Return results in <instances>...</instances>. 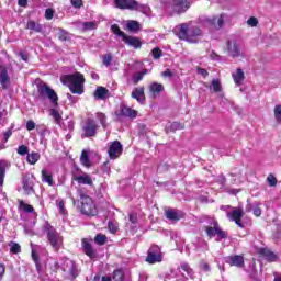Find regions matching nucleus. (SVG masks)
<instances>
[{"mask_svg":"<svg viewBox=\"0 0 281 281\" xmlns=\"http://www.w3.org/2000/svg\"><path fill=\"white\" fill-rule=\"evenodd\" d=\"M53 271H61L65 278L74 280L78 276V268H76V262L68 258L60 259L59 261L53 260L50 262Z\"/></svg>","mask_w":281,"mask_h":281,"instance_id":"1","label":"nucleus"},{"mask_svg":"<svg viewBox=\"0 0 281 281\" xmlns=\"http://www.w3.org/2000/svg\"><path fill=\"white\" fill-rule=\"evenodd\" d=\"M64 85H67L69 90L77 94L82 95L85 93V76L80 72H75L71 75H65L61 77Z\"/></svg>","mask_w":281,"mask_h":281,"instance_id":"2","label":"nucleus"},{"mask_svg":"<svg viewBox=\"0 0 281 281\" xmlns=\"http://www.w3.org/2000/svg\"><path fill=\"white\" fill-rule=\"evenodd\" d=\"M176 34L181 41H187L188 43H199V36L203 34L200 27L198 26H190L188 24H180L176 29Z\"/></svg>","mask_w":281,"mask_h":281,"instance_id":"3","label":"nucleus"},{"mask_svg":"<svg viewBox=\"0 0 281 281\" xmlns=\"http://www.w3.org/2000/svg\"><path fill=\"white\" fill-rule=\"evenodd\" d=\"M42 234H46V238L54 251H58V249L63 247V236L56 228H54V226H52V224H49V222L43 223Z\"/></svg>","mask_w":281,"mask_h":281,"instance_id":"4","label":"nucleus"},{"mask_svg":"<svg viewBox=\"0 0 281 281\" xmlns=\"http://www.w3.org/2000/svg\"><path fill=\"white\" fill-rule=\"evenodd\" d=\"M161 3L170 14H183L190 10V1L188 0H161Z\"/></svg>","mask_w":281,"mask_h":281,"instance_id":"5","label":"nucleus"},{"mask_svg":"<svg viewBox=\"0 0 281 281\" xmlns=\"http://www.w3.org/2000/svg\"><path fill=\"white\" fill-rule=\"evenodd\" d=\"M80 203L79 210L81 214L85 216H97L98 215V207L93 202V199L87 194H80Z\"/></svg>","mask_w":281,"mask_h":281,"instance_id":"6","label":"nucleus"},{"mask_svg":"<svg viewBox=\"0 0 281 281\" xmlns=\"http://www.w3.org/2000/svg\"><path fill=\"white\" fill-rule=\"evenodd\" d=\"M227 56L231 58H245V53L238 40H228L226 44Z\"/></svg>","mask_w":281,"mask_h":281,"instance_id":"7","label":"nucleus"},{"mask_svg":"<svg viewBox=\"0 0 281 281\" xmlns=\"http://www.w3.org/2000/svg\"><path fill=\"white\" fill-rule=\"evenodd\" d=\"M37 91L41 98H48L50 100L52 104H58V94H56V91L54 89L49 88L47 83H40L37 86Z\"/></svg>","mask_w":281,"mask_h":281,"instance_id":"8","label":"nucleus"},{"mask_svg":"<svg viewBox=\"0 0 281 281\" xmlns=\"http://www.w3.org/2000/svg\"><path fill=\"white\" fill-rule=\"evenodd\" d=\"M212 225L213 226L205 227L206 235L210 238H214V236H216L217 241L223 240L224 238H227V233L221 229V226H218V222L213 221Z\"/></svg>","mask_w":281,"mask_h":281,"instance_id":"9","label":"nucleus"},{"mask_svg":"<svg viewBox=\"0 0 281 281\" xmlns=\"http://www.w3.org/2000/svg\"><path fill=\"white\" fill-rule=\"evenodd\" d=\"M98 133V123L93 121V119H87L82 125V134L81 137H95Z\"/></svg>","mask_w":281,"mask_h":281,"instance_id":"10","label":"nucleus"},{"mask_svg":"<svg viewBox=\"0 0 281 281\" xmlns=\"http://www.w3.org/2000/svg\"><path fill=\"white\" fill-rule=\"evenodd\" d=\"M201 23L203 25H207L209 27H214L215 30H221V27H223V25L225 23V15L221 14V15H216L213 18H204V19H201Z\"/></svg>","mask_w":281,"mask_h":281,"instance_id":"11","label":"nucleus"},{"mask_svg":"<svg viewBox=\"0 0 281 281\" xmlns=\"http://www.w3.org/2000/svg\"><path fill=\"white\" fill-rule=\"evenodd\" d=\"M161 260H164L161 248H159V246H151L148 250L146 262L155 265L157 262H161Z\"/></svg>","mask_w":281,"mask_h":281,"instance_id":"12","label":"nucleus"},{"mask_svg":"<svg viewBox=\"0 0 281 281\" xmlns=\"http://www.w3.org/2000/svg\"><path fill=\"white\" fill-rule=\"evenodd\" d=\"M122 150H123L122 143H120L119 140L112 142L108 149L110 159H117V157L122 155Z\"/></svg>","mask_w":281,"mask_h":281,"instance_id":"13","label":"nucleus"},{"mask_svg":"<svg viewBox=\"0 0 281 281\" xmlns=\"http://www.w3.org/2000/svg\"><path fill=\"white\" fill-rule=\"evenodd\" d=\"M72 180L77 181L79 186H93V179L89 173H72Z\"/></svg>","mask_w":281,"mask_h":281,"instance_id":"14","label":"nucleus"},{"mask_svg":"<svg viewBox=\"0 0 281 281\" xmlns=\"http://www.w3.org/2000/svg\"><path fill=\"white\" fill-rule=\"evenodd\" d=\"M115 7L119 10H135L137 9L136 0H114Z\"/></svg>","mask_w":281,"mask_h":281,"instance_id":"15","label":"nucleus"},{"mask_svg":"<svg viewBox=\"0 0 281 281\" xmlns=\"http://www.w3.org/2000/svg\"><path fill=\"white\" fill-rule=\"evenodd\" d=\"M243 214H244L243 209L237 207L231 212H227V218H229V221H233L234 223H236V225H238V227H243V223L240 222V218H243Z\"/></svg>","mask_w":281,"mask_h":281,"instance_id":"16","label":"nucleus"},{"mask_svg":"<svg viewBox=\"0 0 281 281\" xmlns=\"http://www.w3.org/2000/svg\"><path fill=\"white\" fill-rule=\"evenodd\" d=\"M166 218H168L169 221H181V218H183L184 214L182 213V211H179L177 209H168L166 212Z\"/></svg>","mask_w":281,"mask_h":281,"instance_id":"17","label":"nucleus"},{"mask_svg":"<svg viewBox=\"0 0 281 281\" xmlns=\"http://www.w3.org/2000/svg\"><path fill=\"white\" fill-rule=\"evenodd\" d=\"M119 115H123V117H137V111L128 108L127 105L121 104Z\"/></svg>","mask_w":281,"mask_h":281,"instance_id":"18","label":"nucleus"},{"mask_svg":"<svg viewBox=\"0 0 281 281\" xmlns=\"http://www.w3.org/2000/svg\"><path fill=\"white\" fill-rule=\"evenodd\" d=\"M259 254L263 256L268 262H276L278 260V255L267 248H260Z\"/></svg>","mask_w":281,"mask_h":281,"instance_id":"19","label":"nucleus"},{"mask_svg":"<svg viewBox=\"0 0 281 281\" xmlns=\"http://www.w3.org/2000/svg\"><path fill=\"white\" fill-rule=\"evenodd\" d=\"M0 85L2 89L10 87V76H8V69L0 68Z\"/></svg>","mask_w":281,"mask_h":281,"instance_id":"20","label":"nucleus"},{"mask_svg":"<svg viewBox=\"0 0 281 281\" xmlns=\"http://www.w3.org/2000/svg\"><path fill=\"white\" fill-rule=\"evenodd\" d=\"M226 262L231 265V267H243L245 265V259L243 256L236 255L233 257H228Z\"/></svg>","mask_w":281,"mask_h":281,"instance_id":"21","label":"nucleus"},{"mask_svg":"<svg viewBox=\"0 0 281 281\" xmlns=\"http://www.w3.org/2000/svg\"><path fill=\"white\" fill-rule=\"evenodd\" d=\"M123 41L126 45H130V47H134L135 49H139V47H142V42H139V38L137 37L125 35Z\"/></svg>","mask_w":281,"mask_h":281,"instance_id":"22","label":"nucleus"},{"mask_svg":"<svg viewBox=\"0 0 281 281\" xmlns=\"http://www.w3.org/2000/svg\"><path fill=\"white\" fill-rule=\"evenodd\" d=\"M22 190L24 194H34V183L30 179L23 178Z\"/></svg>","mask_w":281,"mask_h":281,"instance_id":"23","label":"nucleus"},{"mask_svg":"<svg viewBox=\"0 0 281 281\" xmlns=\"http://www.w3.org/2000/svg\"><path fill=\"white\" fill-rule=\"evenodd\" d=\"M232 76L237 87H240V85H243L245 81V71H243L240 68H237L236 71L232 74Z\"/></svg>","mask_w":281,"mask_h":281,"instance_id":"24","label":"nucleus"},{"mask_svg":"<svg viewBox=\"0 0 281 281\" xmlns=\"http://www.w3.org/2000/svg\"><path fill=\"white\" fill-rule=\"evenodd\" d=\"M82 247L85 254L89 256V258H95V250H93V247L91 246V243L87 239H82Z\"/></svg>","mask_w":281,"mask_h":281,"instance_id":"25","label":"nucleus"},{"mask_svg":"<svg viewBox=\"0 0 281 281\" xmlns=\"http://www.w3.org/2000/svg\"><path fill=\"white\" fill-rule=\"evenodd\" d=\"M42 181L43 183H47L48 186H54V177L52 176V172L49 170H42Z\"/></svg>","mask_w":281,"mask_h":281,"instance_id":"26","label":"nucleus"},{"mask_svg":"<svg viewBox=\"0 0 281 281\" xmlns=\"http://www.w3.org/2000/svg\"><path fill=\"white\" fill-rule=\"evenodd\" d=\"M149 91L153 95V98H157V95L164 91V85L154 82L149 86Z\"/></svg>","mask_w":281,"mask_h":281,"instance_id":"27","label":"nucleus"},{"mask_svg":"<svg viewBox=\"0 0 281 281\" xmlns=\"http://www.w3.org/2000/svg\"><path fill=\"white\" fill-rule=\"evenodd\" d=\"M106 93H109V90L104 87H98L93 93V97L95 100H104L106 98Z\"/></svg>","mask_w":281,"mask_h":281,"instance_id":"28","label":"nucleus"},{"mask_svg":"<svg viewBox=\"0 0 281 281\" xmlns=\"http://www.w3.org/2000/svg\"><path fill=\"white\" fill-rule=\"evenodd\" d=\"M80 164L85 166V168H91V160L89 159V150L83 149L80 156Z\"/></svg>","mask_w":281,"mask_h":281,"instance_id":"29","label":"nucleus"},{"mask_svg":"<svg viewBox=\"0 0 281 281\" xmlns=\"http://www.w3.org/2000/svg\"><path fill=\"white\" fill-rule=\"evenodd\" d=\"M80 30H82V32H89L91 30H97L98 29V22L93 21V22H83L79 24Z\"/></svg>","mask_w":281,"mask_h":281,"instance_id":"30","label":"nucleus"},{"mask_svg":"<svg viewBox=\"0 0 281 281\" xmlns=\"http://www.w3.org/2000/svg\"><path fill=\"white\" fill-rule=\"evenodd\" d=\"M132 98L142 104V102H144V88H135L132 91Z\"/></svg>","mask_w":281,"mask_h":281,"instance_id":"31","label":"nucleus"},{"mask_svg":"<svg viewBox=\"0 0 281 281\" xmlns=\"http://www.w3.org/2000/svg\"><path fill=\"white\" fill-rule=\"evenodd\" d=\"M209 89H212L214 93H222L223 92V86L221 85V80L213 79L211 81V85L209 86Z\"/></svg>","mask_w":281,"mask_h":281,"instance_id":"32","label":"nucleus"},{"mask_svg":"<svg viewBox=\"0 0 281 281\" xmlns=\"http://www.w3.org/2000/svg\"><path fill=\"white\" fill-rule=\"evenodd\" d=\"M19 205H20V210H22V212H25L26 214H32L34 213L36 216V212H34V206L30 205L25 202H23V200L19 201Z\"/></svg>","mask_w":281,"mask_h":281,"instance_id":"33","label":"nucleus"},{"mask_svg":"<svg viewBox=\"0 0 281 281\" xmlns=\"http://www.w3.org/2000/svg\"><path fill=\"white\" fill-rule=\"evenodd\" d=\"M26 30H31L32 32H43V26L40 23H36L34 21H29L26 23Z\"/></svg>","mask_w":281,"mask_h":281,"instance_id":"34","label":"nucleus"},{"mask_svg":"<svg viewBox=\"0 0 281 281\" xmlns=\"http://www.w3.org/2000/svg\"><path fill=\"white\" fill-rule=\"evenodd\" d=\"M182 128H183V124H181L179 122H173L166 126V132L175 133V131H182Z\"/></svg>","mask_w":281,"mask_h":281,"instance_id":"35","label":"nucleus"},{"mask_svg":"<svg viewBox=\"0 0 281 281\" xmlns=\"http://www.w3.org/2000/svg\"><path fill=\"white\" fill-rule=\"evenodd\" d=\"M8 166V161L0 160V186H3V181L5 179V167Z\"/></svg>","mask_w":281,"mask_h":281,"instance_id":"36","label":"nucleus"},{"mask_svg":"<svg viewBox=\"0 0 281 281\" xmlns=\"http://www.w3.org/2000/svg\"><path fill=\"white\" fill-rule=\"evenodd\" d=\"M38 159H41V154L40 153H31L27 155L26 157V161L29 164H31V166H34V164H36L38 161Z\"/></svg>","mask_w":281,"mask_h":281,"instance_id":"37","label":"nucleus"},{"mask_svg":"<svg viewBox=\"0 0 281 281\" xmlns=\"http://www.w3.org/2000/svg\"><path fill=\"white\" fill-rule=\"evenodd\" d=\"M126 27L130 32H137L139 30V22L130 20L127 21Z\"/></svg>","mask_w":281,"mask_h":281,"instance_id":"38","label":"nucleus"},{"mask_svg":"<svg viewBox=\"0 0 281 281\" xmlns=\"http://www.w3.org/2000/svg\"><path fill=\"white\" fill-rule=\"evenodd\" d=\"M180 269L187 273L188 278H194V270H192L188 263H181Z\"/></svg>","mask_w":281,"mask_h":281,"instance_id":"39","label":"nucleus"},{"mask_svg":"<svg viewBox=\"0 0 281 281\" xmlns=\"http://www.w3.org/2000/svg\"><path fill=\"white\" fill-rule=\"evenodd\" d=\"M136 10L137 12H142L143 14L149 15L150 14V7L146 4H139V2H136Z\"/></svg>","mask_w":281,"mask_h":281,"instance_id":"40","label":"nucleus"},{"mask_svg":"<svg viewBox=\"0 0 281 281\" xmlns=\"http://www.w3.org/2000/svg\"><path fill=\"white\" fill-rule=\"evenodd\" d=\"M146 74H148V70H147V69H145V70H143V71H140V72H136V74L133 76V79H132L133 82H134V85H137V82L144 80V76H146Z\"/></svg>","mask_w":281,"mask_h":281,"instance_id":"41","label":"nucleus"},{"mask_svg":"<svg viewBox=\"0 0 281 281\" xmlns=\"http://www.w3.org/2000/svg\"><path fill=\"white\" fill-rule=\"evenodd\" d=\"M95 117H97V120H99L101 126H102L103 128H106V114H104V113H102V112H98V113L95 114Z\"/></svg>","mask_w":281,"mask_h":281,"instance_id":"42","label":"nucleus"},{"mask_svg":"<svg viewBox=\"0 0 281 281\" xmlns=\"http://www.w3.org/2000/svg\"><path fill=\"white\" fill-rule=\"evenodd\" d=\"M111 63H113V55H111V53H108V54L102 56V64L105 67H110Z\"/></svg>","mask_w":281,"mask_h":281,"instance_id":"43","label":"nucleus"},{"mask_svg":"<svg viewBox=\"0 0 281 281\" xmlns=\"http://www.w3.org/2000/svg\"><path fill=\"white\" fill-rule=\"evenodd\" d=\"M12 137V130H8L0 135L1 144H8V139Z\"/></svg>","mask_w":281,"mask_h":281,"instance_id":"44","label":"nucleus"},{"mask_svg":"<svg viewBox=\"0 0 281 281\" xmlns=\"http://www.w3.org/2000/svg\"><path fill=\"white\" fill-rule=\"evenodd\" d=\"M49 115L54 119L56 124H60L61 116H60V113L58 112V110L50 109Z\"/></svg>","mask_w":281,"mask_h":281,"instance_id":"45","label":"nucleus"},{"mask_svg":"<svg viewBox=\"0 0 281 281\" xmlns=\"http://www.w3.org/2000/svg\"><path fill=\"white\" fill-rule=\"evenodd\" d=\"M9 247H10L11 254H21V245L16 244L14 241H11L9 244Z\"/></svg>","mask_w":281,"mask_h":281,"instance_id":"46","label":"nucleus"},{"mask_svg":"<svg viewBox=\"0 0 281 281\" xmlns=\"http://www.w3.org/2000/svg\"><path fill=\"white\" fill-rule=\"evenodd\" d=\"M111 30L116 36H121L122 38L126 36V34L122 30H120V26L117 24L112 25Z\"/></svg>","mask_w":281,"mask_h":281,"instance_id":"47","label":"nucleus"},{"mask_svg":"<svg viewBox=\"0 0 281 281\" xmlns=\"http://www.w3.org/2000/svg\"><path fill=\"white\" fill-rule=\"evenodd\" d=\"M112 278H113L114 281H124V271L114 270Z\"/></svg>","mask_w":281,"mask_h":281,"instance_id":"48","label":"nucleus"},{"mask_svg":"<svg viewBox=\"0 0 281 281\" xmlns=\"http://www.w3.org/2000/svg\"><path fill=\"white\" fill-rule=\"evenodd\" d=\"M7 122H8V111L0 110V126H5Z\"/></svg>","mask_w":281,"mask_h":281,"instance_id":"49","label":"nucleus"},{"mask_svg":"<svg viewBox=\"0 0 281 281\" xmlns=\"http://www.w3.org/2000/svg\"><path fill=\"white\" fill-rule=\"evenodd\" d=\"M274 119L278 124H281V104L274 106Z\"/></svg>","mask_w":281,"mask_h":281,"instance_id":"50","label":"nucleus"},{"mask_svg":"<svg viewBox=\"0 0 281 281\" xmlns=\"http://www.w3.org/2000/svg\"><path fill=\"white\" fill-rule=\"evenodd\" d=\"M94 243H95L97 245H104V243H106V235L98 234V235L94 237Z\"/></svg>","mask_w":281,"mask_h":281,"instance_id":"51","label":"nucleus"},{"mask_svg":"<svg viewBox=\"0 0 281 281\" xmlns=\"http://www.w3.org/2000/svg\"><path fill=\"white\" fill-rule=\"evenodd\" d=\"M57 207L59 210V213L63 215L67 214V209H65V200H57Z\"/></svg>","mask_w":281,"mask_h":281,"instance_id":"52","label":"nucleus"},{"mask_svg":"<svg viewBox=\"0 0 281 281\" xmlns=\"http://www.w3.org/2000/svg\"><path fill=\"white\" fill-rule=\"evenodd\" d=\"M30 153V149L25 145H21L18 147V155H21L22 157L27 155Z\"/></svg>","mask_w":281,"mask_h":281,"instance_id":"53","label":"nucleus"},{"mask_svg":"<svg viewBox=\"0 0 281 281\" xmlns=\"http://www.w3.org/2000/svg\"><path fill=\"white\" fill-rule=\"evenodd\" d=\"M58 38L59 41H67V38H69V33L63 29H59Z\"/></svg>","mask_w":281,"mask_h":281,"instance_id":"54","label":"nucleus"},{"mask_svg":"<svg viewBox=\"0 0 281 281\" xmlns=\"http://www.w3.org/2000/svg\"><path fill=\"white\" fill-rule=\"evenodd\" d=\"M151 56L155 60H159V58H161V49H159V47L154 48L151 50Z\"/></svg>","mask_w":281,"mask_h":281,"instance_id":"55","label":"nucleus"},{"mask_svg":"<svg viewBox=\"0 0 281 281\" xmlns=\"http://www.w3.org/2000/svg\"><path fill=\"white\" fill-rule=\"evenodd\" d=\"M70 3L76 10H80V8L83 5L82 0H70Z\"/></svg>","mask_w":281,"mask_h":281,"instance_id":"56","label":"nucleus"},{"mask_svg":"<svg viewBox=\"0 0 281 281\" xmlns=\"http://www.w3.org/2000/svg\"><path fill=\"white\" fill-rule=\"evenodd\" d=\"M45 19L47 21H52L54 19V10L53 9H46Z\"/></svg>","mask_w":281,"mask_h":281,"instance_id":"57","label":"nucleus"},{"mask_svg":"<svg viewBox=\"0 0 281 281\" xmlns=\"http://www.w3.org/2000/svg\"><path fill=\"white\" fill-rule=\"evenodd\" d=\"M247 24L250 27H256L258 25V19H256L255 16H251L250 19H248Z\"/></svg>","mask_w":281,"mask_h":281,"instance_id":"58","label":"nucleus"},{"mask_svg":"<svg viewBox=\"0 0 281 281\" xmlns=\"http://www.w3.org/2000/svg\"><path fill=\"white\" fill-rule=\"evenodd\" d=\"M108 229L111 232V234H115V232H117V225H115L113 222H110L108 224Z\"/></svg>","mask_w":281,"mask_h":281,"instance_id":"59","label":"nucleus"},{"mask_svg":"<svg viewBox=\"0 0 281 281\" xmlns=\"http://www.w3.org/2000/svg\"><path fill=\"white\" fill-rule=\"evenodd\" d=\"M259 205H260V204H257V205L255 206V209L252 210V214H254L255 216H261V215H262V210L260 209Z\"/></svg>","mask_w":281,"mask_h":281,"instance_id":"60","label":"nucleus"},{"mask_svg":"<svg viewBox=\"0 0 281 281\" xmlns=\"http://www.w3.org/2000/svg\"><path fill=\"white\" fill-rule=\"evenodd\" d=\"M200 269H201V271L207 272V271H210V265L205 261H201Z\"/></svg>","mask_w":281,"mask_h":281,"instance_id":"61","label":"nucleus"},{"mask_svg":"<svg viewBox=\"0 0 281 281\" xmlns=\"http://www.w3.org/2000/svg\"><path fill=\"white\" fill-rule=\"evenodd\" d=\"M34 128H36V123H34V121H27L26 131H34Z\"/></svg>","mask_w":281,"mask_h":281,"instance_id":"62","label":"nucleus"},{"mask_svg":"<svg viewBox=\"0 0 281 281\" xmlns=\"http://www.w3.org/2000/svg\"><path fill=\"white\" fill-rule=\"evenodd\" d=\"M267 181H268V183H269V186H276V183H278V180H276V177H273V176H269L268 178H267Z\"/></svg>","mask_w":281,"mask_h":281,"instance_id":"63","label":"nucleus"},{"mask_svg":"<svg viewBox=\"0 0 281 281\" xmlns=\"http://www.w3.org/2000/svg\"><path fill=\"white\" fill-rule=\"evenodd\" d=\"M198 74H200V76H203V78H207V76H210V72H207V70L203 68H199Z\"/></svg>","mask_w":281,"mask_h":281,"instance_id":"64","label":"nucleus"}]
</instances>
